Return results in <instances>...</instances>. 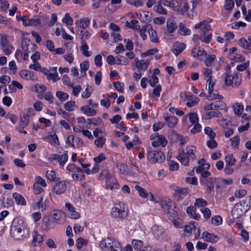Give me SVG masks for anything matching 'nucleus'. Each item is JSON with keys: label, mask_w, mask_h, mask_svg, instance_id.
<instances>
[{"label": "nucleus", "mask_w": 251, "mask_h": 251, "mask_svg": "<svg viewBox=\"0 0 251 251\" xmlns=\"http://www.w3.org/2000/svg\"><path fill=\"white\" fill-rule=\"evenodd\" d=\"M56 96L58 98V99L63 101H64L69 98V95L65 92L62 91H58L56 93Z\"/></svg>", "instance_id": "4c0bfd02"}, {"label": "nucleus", "mask_w": 251, "mask_h": 251, "mask_svg": "<svg viewBox=\"0 0 251 251\" xmlns=\"http://www.w3.org/2000/svg\"><path fill=\"white\" fill-rule=\"evenodd\" d=\"M215 180L216 178L214 177H209L207 179H201V182L207 186V190L209 192L213 190Z\"/></svg>", "instance_id": "ddd939ff"}, {"label": "nucleus", "mask_w": 251, "mask_h": 251, "mask_svg": "<svg viewBox=\"0 0 251 251\" xmlns=\"http://www.w3.org/2000/svg\"><path fill=\"white\" fill-rule=\"evenodd\" d=\"M179 30L180 34L182 35H188L191 34V30L185 27L182 23H180L179 25Z\"/></svg>", "instance_id": "2f4dec72"}, {"label": "nucleus", "mask_w": 251, "mask_h": 251, "mask_svg": "<svg viewBox=\"0 0 251 251\" xmlns=\"http://www.w3.org/2000/svg\"><path fill=\"white\" fill-rule=\"evenodd\" d=\"M111 216L114 218L123 219L127 216V212L120 204L116 205L112 208Z\"/></svg>", "instance_id": "39448f33"}, {"label": "nucleus", "mask_w": 251, "mask_h": 251, "mask_svg": "<svg viewBox=\"0 0 251 251\" xmlns=\"http://www.w3.org/2000/svg\"><path fill=\"white\" fill-rule=\"evenodd\" d=\"M105 138L103 137H98L95 140V145L99 148H102L105 143Z\"/></svg>", "instance_id": "864d4df0"}, {"label": "nucleus", "mask_w": 251, "mask_h": 251, "mask_svg": "<svg viewBox=\"0 0 251 251\" xmlns=\"http://www.w3.org/2000/svg\"><path fill=\"white\" fill-rule=\"evenodd\" d=\"M81 110L82 112L86 114L87 116H95L97 113V111L87 105H84L81 107Z\"/></svg>", "instance_id": "4be33fe9"}, {"label": "nucleus", "mask_w": 251, "mask_h": 251, "mask_svg": "<svg viewBox=\"0 0 251 251\" xmlns=\"http://www.w3.org/2000/svg\"><path fill=\"white\" fill-rule=\"evenodd\" d=\"M124 42L126 43V50H132L134 48L133 42L130 39H125Z\"/></svg>", "instance_id": "69168bd1"}, {"label": "nucleus", "mask_w": 251, "mask_h": 251, "mask_svg": "<svg viewBox=\"0 0 251 251\" xmlns=\"http://www.w3.org/2000/svg\"><path fill=\"white\" fill-rule=\"evenodd\" d=\"M234 112L237 115H241L243 111V106L241 105L236 103V106H233V107Z\"/></svg>", "instance_id": "0e129e2a"}, {"label": "nucleus", "mask_w": 251, "mask_h": 251, "mask_svg": "<svg viewBox=\"0 0 251 251\" xmlns=\"http://www.w3.org/2000/svg\"><path fill=\"white\" fill-rule=\"evenodd\" d=\"M186 48V45L183 43L179 42H176L172 49V52L176 55L177 56Z\"/></svg>", "instance_id": "1a4fd4ad"}, {"label": "nucleus", "mask_w": 251, "mask_h": 251, "mask_svg": "<svg viewBox=\"0 0 251 251\" xmlns=\"http://www.w3.org/2000/svg\"><path fill=\"white\" fill-rule=\"evenodd\" d=\"M115 239L111 237H108L107 238L101 241L100 244V248L102 251H109V247L113 245Z\"/></svg>", "instance_id": "423d86ee"}, {"label": "nucleus", "mask_w": 251, "mask_h": 251, "mask_svg": "<svg viewBox=\"0 0 251 251\" xmlns=\"http://www.w3.org/2000/svg\"><path fill=\"white\" fill-rule=\"evenodd\" d=\"M195 222H191L189 225L185 226L184 231L187 234H191L193 230H196V226L195 225Z\"/></svg>", "instance_id": "72a5a7b5"}, {"label": "nucleus", "mask_w": 251, "mask_h": 251, "mask_svg": "<svg viewBox=\"0 0 251 251\" xmlns=\"http://www.w3.org/2000/svg\"><path fill=\"white\" fill-rule=\"evenodd\" d=\"M207 204V201L202 199L198 198L196 199V202L195 203V206L199 207H203Z\"/></svg>", "instance_id": "37998d69"}, {"label": "nucleus", "mask_w": 251, "mask_h": 251, "mask_svg": "<svg viewBox=\"0 0 251 251\" xmlns=\"http://www.w3.org/2000/svg\"><path fill=\"white\" fill-rule=\"evenodd\" d=\"M211 223L212 224L216 226H218L221 224L222 223V217L220 216H215L212 217L211 219Z\"/></svg>", "instance_id": "13d9d810"}, {"label": "nucleus", "mask_w": 251, "mask_h": 251, "mask_svg": "<svg viewBox=\"0 0 251 251\" xmlns=\"http://www.w3.org/2000/svg\"><path fill=\"white\" fill-rule=\"evenodd\" d=\"M88 242L87 240L79 238L76 240V247L77 248L80 249L83 246L87 245Z\"/></svg>", "instance_id": "49530a36"}, {"label": "nucleus", "mask_w": 251, "mask_h": 251, "mask_svg": "<svg viewBox=\"0 0 251 251\" xmlns=\"http://www.w3.org/2000/svg\"><path fill=\"white\" fill-rule=\"evenodd\" d=\"M215 80H213L212 78H208L206 83L208 84V94H211L213 92L214 85L215 83Z\"/></svg>", "instance_id": "e433bc0d"}, {"label": "nucleus", "mask_w": 251, "mask_h": 251, "mask_svg": "<svg viewBox=\"0 0 251 251\" xmlns=\"http://www.w3.org/2000/svg\"><path fill=\"white\" fill-rule=\"evenodd\" d=\"M204 133L207 135L210 139L215 138L216 136L215 133L209 127H206L204 128Z\"/></svg>", "instance_id": "8fccbe9b"}, {"label": "nucleus", "mask_w": 251, "mask_h": 251, "mask_svg": "<svg viewBox=\"0 0 251 251\" xmlns=\"http://www.w3.org/2000/svg\"><path fill=\"white\" fill-rule=\"evenodd\" d=\"M29 123V119L25 116H23L20 118L19 126L21 128H24L26 127Z\"/></svg>", "instance_id": "79ce46f5"}, {"label": "nucleus", "mask_w": 251, "mask_h": 251, "mask_svg": "<svg viewBox=\"0 0 251 251\" xmlns=\"http://www.w3.org/2000/svg\"><path fill=\"white\" fill-rule=\"evenodd\" d=\"M158 51L157 48H153L150 49L146 52H143L141 54L142 57H145L149 55H153Z\"/></svg>", "instance_id": "6e6d98bb"}, {"label": "nucleus", "mask_w": 251, "mask_h": 251, "mask_svg": "<svg viewBox=\"0 0 251 251\" xmlns=\"http://www.w3.org/2000/svg\"><path fill=\"white\" fill-rule=\"evenodd\" d=\"M15 223L12 225L11 234L13 238L17 240H21L23 239L24 235L27 232L23 225H15Z\"/></svg>", "instance_id": "7ed1b4c3"}, {"label": "nucleus", "mask_w": 251, "mask_h": 251, "mask_svg": "<svg viewBox=\"0 0 251 251\" xmlns=\"http://www.w3.org/2000/svg\"><path fill=\"white\" fill-rule=\"evenodd\" d=\"M13 197L15 199L17 204L22 205H25L26 204V201L25 198L22 195L18 193H14L13 194Z\"/></svg>", "instance_id": "412c9836"}, {"label": "nucleus", "mask_w": 251, "mask_h": 251, "mask_svg": "<svg viewBox=\"0 0 251 251\" xmlns=\"http://www.w3.org/2000/svg\"><path fill=\"white\" fill-rule=\"evenodd\" d=\"M203 34L200 36V39L203 42L208 44L212 39L211 33H203Z\"/></svg>", "instance_id": "c756f323"}, {"label": "nucleus", "mask_w": 251, "mask_h": 251, "mask_svg": "<svg viewBox=\"0 0 251 251\" xmlns=\"http://www.w3.org/2000/svg\"><path fill=\"white\" fill-rule=\"evenodd\" d=\"M206 145L210 149H214L217 147L218 143L214 140V138H212L207 141Z\"/></svg>", "instance_id": "4d7b16f0"}, {"label": "nucleus", "mask_w": 251, "mask_h": 251, "mask_svg": "<svg viewBox=\"0 0 251 251\" xmlns=\"http://www.w3.org/2000/svg\"><path fill=\"white\" fill-rule=\"evenodd\" d=\"M132 245L134 250H141L143 243L141 240H133L132 242Z\"/></svg>", "instance_id": "09e8293b"}, {"label": "nucleus", "mask_w": 251, "mask_h": 251, "mask_svg": "<svg viewBox=\"0 0 251 251\" xmlns=\"http://www.w3.org/2000/svg\"><path fill=\"white\" fill-rule=\"evenodd\" d=\"M155 136L157 137V141L161 146L164 147L166 146L168 142L164 136L158 135V133H155Z\"/></svg>", "instance_id": "f704fd0d"}, {"label": "nucleus", "mask_w": 251, "mask_h": 251, "mask_svg": "<svg viewBox=\"0 0 251 251\" xmlns=\"http://www.w3.org/2000/svg\"><path fill=\"white\" fill-rule=\"evenodd\" d=\"M49 139H51V141H50V143L54 146H58L59 144V139L58 136L56 133H54L53 134L49 133L48 136L45 137L44 139L49 140Z\"/></svg>", "instance_id": "cd10ccee"}, {"label": "nucleus", "mask_w": 251, "mask_h": 251, "mask_svg": "<svg viewBox=\"0 0 251 251\" xmlns=\"http://www.w3.org/2000/svg\"><path fill=\"white\" fill-rule=\"evenodd\" d=\"M116 61V64L118 65H126L129 63L128 60L123 56H119Z\"/></svg>", "instance_id": "a18cd8bd"}, {"label": "nucleus", "mask_w": 251, "mask_h": 251, "mask_svg": "<svg viewBox=\"0 0 251 251\" xmlns=\"http://www.w3.org/2000/svg\"><path fill=\"white\" fill-rule=\"evenodd\" d=\"M62 22L66 24L67 25H72L73 24V20L70 17L69 13H66L65 17L62 19Z\"/></svg>", "instance_id": "603ef678"}, {"label": "nucleus", "mask_w": 251, "mask_h": 251, "mask_svg": "<svg viewBox=\"0 0 251 251\" xmlns=\"http://www.w3.org/2000/svg\"><path fill=\"white\" fill-rule=\"evenodd\" d=\"M161 207L164 210L165 214L169 219H174L177 216L175 204L173 201L169 199H165L161 202Z\"/></svg>", "instance_id": "f257e3e1"}, {"label": "nucleus", "mask_w": 251, "mask_h": 251, "mask_svg": "<svg viewBox=\"0 0 251 251\" xmlns=\"http://www.w3.org/2000/svg\"><path fill=\"white\" fill-rule=\"evenodd\" d=\"M68 159V156L66 152L62 155L58 154H53L52 155V159L58 161L60 166L63 167Z\"/></svg>", "instance_id": "9d476101"}, {"label": "nucleus", "mask_w": 251, "mask_h": 251, "mask_svg": "<svg viewBox=\"0 0 251 251\" xmlns=\"http://www.w3.org/2000/svg\"><path fill=\"white\" fill-rule=\"evenodd\" d=\"M189 120L191 123L194 124L197 123L199 121L197 114L196 113H190L189 114Z\"/></svg>", "instance_id": "680f3d73"}, {"label": "nucleus", "mask_w": 251, "mask_h": 251, "mask_svg": "<svg viewBox=\"0 0 251 251\" xmlns=\"http://www.w3.org/2000/svg\"><path fill=\"white\" fill-rule=\"evenodd\" d=\"M152 229L153 234L156 238H159L160 237H163V234L165 233V232L161 227L157 226H154L152 227Z\"/></svg>", "instance_id": "6ab92c4d"}, {"label": "nucleus", "mask_w": 251, "mask_h": 251, "mask_svg": "<svg viewBox=\"0 0 251 251\" xmlns=\"http://www.w3.org/2000/svg\"><path fill=\"white\" fill-rule=\"evenodd\" d=\"M62 115L63 118L68 120L69 122L73 121L74 120V117H73V114L66 112L65 111H62Z\"/></svg>", "instance_id": "338daca9"}, {"label": "nucleus", "mask_w": 251, "mask_h": 251, "mask_svg": "<svg viewBox=\"0 0 251 251\" xmlns=\"http://www.w3.org/2000/svg\"><path fill=\"white\" fill-rule=\"evenodd\" d=\"M43 241V237L39 235L37 231H34L33 235L32 244H33L34 246H40Z\"/></svg>", "instance_id": "aec40b11"}, {"label": "nucleus", "mask_w": 251, "mask_h": 251, "mask_svg": "<svg viewBox=\"0 0 251 251\" xmlns=\"http://www.w3.org/2000/svg\"><path fill=\"white\" fill-rule=\"evenodd\" d=\"M9 67L11 71V72L9 74L13 75L15 74L17 70V67L15 62L13 60L10 61L9 63Z\"/></svg>", "instance_id": "5fc2aeb1"}, {"label": "nucleus", "mask_w": 251, "mask_h": 251, "mask_svg": "<svg viewBox=\"0 0 251 251\" xmlns=\"http://www.w3.org/2000/svg\"><path fill=\"white\" fill-rule=\"evenodd\" d=\"M163 3L160 0L158 1L157 4L154 6L153 10L160 14L166 15L167 14V10L163 8Z\"/></svg>", "instance_id": "393cba45"}, {"label": "nucleus", "mask_w": 251, "mask_h": 251, "mask_svg": "<svg viewBox=\"0 0 251 251\" xmlns=\"http://www.w3.org/2000/svg\"><path fill=\"white\" fill-rule=\"evenodd\" d=\"M234 5V2L233 0H226L224 5V8L227 10H231Z\"/></svg>", "instance_id": "bf43d9fd"}, {"label": "nucleus", "mask_w": 251, "mask_h": 251, "mask_svg": "<svg viewBox=\"0 0 251 251\" xmlns=\"http://www.w3.org/2000/svg\"><path fill=\"white\" fill-rule=\"evenodd\" d=\"M150 62V60H147L146 61H144V60L137 61L136 63V67L139 70H145L149 65Z\"/></svg>", "instance_id": "bb28decb"}, {"label": "nucleus", "mask_w": 251, "mask_h": 251, "mask_svg": "<svg viewBox=\"0 0 251 251\" xmlns=\"http://www.w3.org/2000/svg\"><path fill=\"white\" fill-rule=\"evenodd\" d=\"M202 236L205 241L212 243H216L219 239L218 236L215 235L214 234L209 233L207 231L203 232Z\"/></svg>", "instance_id": "f8f14e48"}, {"label": "nucleus", "mask_w": 251, "mask_h": 251, "mask_svg": "<svg viewBox=\"0 0 251 251\" xmlns=\"http://www.w3.org/2000/svg\"><path fill=\"white\" fill-rule=\"evenodd\" d=\"M181 163L184 166L189 165V160L191 159L189 156L185 153L183 148H180L178 151V155L176 157Z\"/></svg>", "instance_id": "0eeeda50"}, {"label": "nucleus", "mask_w": 251, "mask_h": 251, "mask_svg": "<svg viewBox=\"0 0 251 251\" xmlns=\"http://www.w3.org/2000/svg\"><path fill=\"white\" fill-rule=\"evenodd\" d=\"M222 116V114L219 111H210L206 113L202 116L203 119L205 120H209L214 117L220 118Z\"/></svg>", "instance_id": "5701e85b"}, {"label": "nucleus", "mask_w": 251, "mask_h": 251, "mask_svg": "<svg viewBox=\"0 0 251 251\" xmlns=\"http://www.w3.org/2000/svg\"><path fill=\"white\" fill-rule=\"evenodd\" d=\"M135 189L138 192L140 197L144 198H148V193L146 192L145 190L143 188L138 185H136Z\"/></svg>", "instance_id": "473e14b6"}, {"label": "nucleus", "mask_w": 251, "mask_h": 251, "mask_svg": "<svg viewBox=\"0 0 251 251\" xmlns=\"http://www.w3.org/2000/svg\"><path fill=\"white\" fill-rule=\"evenodd\" d=\"M122 247L119 242L116 240L113 242V245L109 247V251H121Z\"/></svg>", "instance_id": "58836bf2"}, {"label": "nucleus", "mask_w": 251, "mask_h": 251, "mask_svg": "<svg viewBox=\"0 0 251 251\" xmlns=\"http://www.w3.org/2000/svg\"><path fill=\"white\" fill-rule=\"evenodd\" d=\"M113 86L115 89L120 93L124 92L123 84L119 81L114 82Z\"/></svg>", "instance_id": "052dcab7"}, {"label": "nucleus", "mask_w": 251, "mask_h": 251, "mask_svg": "<svg viewBox=\"0 0 251 251\" xmlns=\"http://www.w3.org/2000/svg\"><path fill=\"white\" fill-rule=\"evenodd\" d=\"M206 99L208 100H212L216 99L221 100L223 99V97L222 95H219L218 93L212 92L211 94H209L208 96H206Z\"/></svg>", "instance_id": "c03bdc74"}, {"label": "nucleus", "mask_w": 251, "mask_h": 251, "mask_svg": "<svg viewBox=\"0 0 251 251\" xmlns=\"http://www.w3.org/2000/svg\"><path fill=\"white\" fill-rule=\"evenodd\" d=\"M241 80V76L239 73L235 74L233 75L229 74H226L225 83L227 86L238 87L240 85Z\"/></svg>", "instance_id": "20e7f679"}, {"label": "nucleus", "mask_w": 251, "mask_h": 251, "mask_svg": "<svg viewBox=\"0 0 251 251\" xmlns=\"http://www.w3.org/2000/svg\"><path fill=\"white\" fill-rule=\"evenodd\" d=\"M240 137L238 135H236L233 138L230 139L231 141V145L234 146L235 148L238 149L240 143Z\"/></svg>", "instance_id": "de8ad7c7"}, {"label": "nucleus", "mask_w": 251, "mask_h": 251, "mask_svg": "<svg viewBox=\"0 0 251 251\" xmlns=\"http://www.w3.org/2000/svg\"><path fill=\"white\" fill-rule=\"evenodd\" d=\"M226 164L229 166H233L235 162L236 159L233 158V155L231 154H227L225 157Z\"/></svg>", "instance_id": "7c9ffc66"}, {"label": "nucleus", "mask_w": 251, "mask_h": 251, "mask_svg": "<svg viewBox=\"0 0 251 251\" xmlns=\"http://www.w3.org/2000/svg\"><path fill=\"white\" fill-rule=\"evenodd\" d=\"M163 118L167 122V125L170 127H174L178 121L176 117L169 116L167 115H164Z\"/></svg>", "instance_id": "f3484780"}, {"label": "nucleus", "mask_w": 251, "mask_h": 251, "mask_svg": "<svg viewBox=\"0 0 251 251\" xmlns=\"http://www.w3.org/2000/svg\"><path fill=\"white\" fill-rule=\"evenodd\" d=\"M148 82L151 87H154L158 82V78L155 75H152L151 79H150Z\"/></svg>", "instance_id": "774afa93"}, {"label": "nucleus", "mask_w": 251, "mask_h": 251, "mask_svg": "<svg viewBox=\"0 0 251 251\" xmlns=\"http://www.w3.org/2000/svg\"><path fill=\"white\" fill-rule=\"evenodd\" d=\"M67 189L66 182L61 181L57 182L53 187L54 192L57 195H60L64 193Z\"/></svg>", "instance_id": "6e6552de"}, {"label": "nucleus", "mask_w": 251, "mask_h": 251, "mask_svg": "<svg viewBox=\"0 0 251 251\" xmlns=\"http://www.w3.org/2000/svg\"><path fill=\"white\" fill-rule=\"evenodd\" d=\"M146 28L149 30L151 41L154 43L158 42L157 33L154 30L152 29L151 25H146Z\"/></svg>", "instance_id": "2eb2a0df"}, {"label": "nucleus", "mask_w": 251, "mask_h": 251, "mask_svg": "<svg viewBox=\"0 0 251 251\" xmlns=\"http://www.w3.org/2000/svg\"><path fill=\"white\" fill-rule=\"evenodd\" d=\"M147 158L151 164L160 163L165 160V156L161 151H150L147 154Z\"/></svg>", "instance_id": "f03ea898"}, {"label": "nucleus", "mask_w": 251, "mask_h": 251, "mask_svg": "<svg viewBox=\"0 0 251 251\" xmlns=\"http://www.w3.org/2000/svg\"><path fill=\"white\" fill-rule=\"evenodd\" d=\"M46 176L47 179L50 181H57L59 179V178L56 177L55 172L53 170L50 171H48L46 172Z\"/></svg>", "instance_id": "c85d7f7f"}, {"label": "nucleus", "mask_w": 251, "mask_h": 251, "mask_svg": "<svg viewBox=\"0 0 251 251\" xmlns=\"http://www.w3.org/2000/svg\"><path fill=\"white\" fill-rule=\"evenodd\" d=\"M75 102L74 100H71L67 102L64 105L65 109L69 111L74 110V107H75Z\"/></svg>", "instance_id": "ea45409f"}, {"label": "nucleus", "mask_w": 251, "mask_h": 251, "mask_svg": "<svg viewBox=\"0 0 251 251\" xmlns=\"http://www.w3.org/2000/svg\"><path fill=\"white\" fill-rule=\"evenodd\" d=\"M196 150V148L194 146H187L186 148V152L185 151V153L188 155L191 160H194L196 157L195 154Z\"/></svg>", "instance_id": "a878e982"}, {"label": "nucleus", "mask_w": 251, "mask_h": 251, "mask_svg": "<svg viewBox=\"0 0 251 251\" xmlns=\"http://www.w3.org/2000/svg\"><path fill=\"white\" fill-rule=\"evenodd\" d=\"M226 107V103L222 101H216L214 103V108L215 110H224Z\"/></svg>", "instance_id": "c9c22d12"}, {"label": "nucleus", "mask_w": 251, "mask_h": 251, "mask_svg": "<svg viewBox=\"0 0 251 251\" xmlns=\"http://www.w3.org/2000/svg\"><path fill=\"white\" fill-rule=\"evenodd\" d=\"M177 25L175 21L169 19L167 21L166 28L169 33H174L177 28Z\"/></svg>", "instance_id": "dca6fc26"}, {"label": "nucleus", "mask_w": 251, "mask_h": 251, "mask_svg": "<svg viewBox=\"0 0 251 251\" xmlns=\"http://www.w3.org/2000/svg\"><path fill=\"white\" fill-rule=\"evenodd\" d=\"M46 21V19L44 17H41L40 18L37 19H29V22L27 23V26H37L42 24H44Z\"/></svg>", "instance_id": "4468645a"}, {"label": "nucleus", "mask_w": 251, "mask_h": 251, "mask_svg": "<svg viewBox=\"0 0 251 251\" xmlns=\"http://www.w3.org/2000/svg\"><path fill=\"white\" fill-rule=\"evenodd\" d=\"M81 46L80 47V50L82 51V54L86 57L91 56L92 55V53L88 51L89 47L84 40H81Z\"/></svg>", "instance_id": "a211bd4d"}, {"label": "nucleus", "mask_w": 251, "mask_h": 251, "mask_svg": "<svg viewBox=\"0 0 251 251\" xmlns=\"http://www.w3.org/2000/svg\"><path fill=\"white\" fill-rule=\"evenodd\" d=\"M80 67L81 74H82L83 72H86L88 69V68L89 67V61H85L81 63H80Z\"/></svg>", "instance_id": "e2e57ef3"}, {"label": "nucleus", "mask_w": 251, "mask_h": 251, "mask_svg": "<svg viewBox=\"0 0 251 251\" xmlns=\"http://www.w3.org/2000/svg\"><path fill=\"white\" fill-rule=\"evenodd\" d=\"M171 188L175 192V195H183L185 196L189 193L188 188L180 187L175 185H172Z\"/></svg>", "instance_id": "9b49d317"}, {"label": "nucleus", "mask_w": 251, "mask_h": 251, "mask_svg": "<svg viewBox=\"0 0 251 251\" xmlns=\"http://www.w3.org/2000/svg\"><path fill=\"white\" fill-rule=\"evenodd\" d=\"M106 185L107 188L110 189H118L119 184L117 180L113 177L106 181Z\"/></svg>", "instance_id": "b1692460"}, {"label": "nucleus", "mask_w": 251, "mask_h": 251, "mask_svg": "<svg viewBox=\"0 0 251 251\" xmlns=\"http://www.w3.org/2000/svg\"><path fill=\"white\" fill-rule=\"evenodd\" d=\"M30 40L27 38H24L22 41V48L24 51H28L27 47H30L31 44H33Z\"/></svg>", "instance_id": "a19ab883"}, {"label": "nucleus", "mask_w": 251, "mask_h": 251, "mask_svg": "<svg viewBox=\"0 0 251 251\" xmlns=\"http://www.w3.org/2000/svg\"><path fill=\"white\" fill-rule=\"evenodd\" d=\"M239 45L244 49L249 50L248 41L245 38H241L239 41Z\"/></svg>", "instance_id": "3c124183"}]
</instances>
